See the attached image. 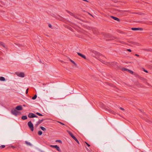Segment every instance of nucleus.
<instances>
[{"label":"nucleus","instance_id":"nucleus-1","mask_svg":"<svg viewBox=\"0 0 152 152\" xmlns=\"http://www.w3.org/2000/svg\"><path fill=\"white\" fill-rule=\"evenodd\" d=\"M11 113L12 114L15 116L17 115L20 113V112L18 111L15 109H12Z\"/></svg>","mask_w":152,"mask_h":152},{"label":"nucleus","instance_id":"nucleus-2","mask_svg":"<svg viewBox=\"0 0 152 152\" xmlns=\"http://www.w3.org/2000/svg\"><path fill=\"white\" fill-rule=\"evenodd\" d=\"M28 126L32 131L34 130V126L31 122L30 121L28 122Z\"/></svg>","mask_w":152,"mask_h":152},{"label":"nucleus","instance_id":"nucleus-3","mask_svg":"<svg viewBox=\"0 0 152 152\" xmlns=\"http://www.w3.org/2000/svg\"><path fill=\"white\" fill-rule=\"evenodd\" d=\"M15 74L19 77H23L25 76V74L23 72H15Z\"/></svg>","mask_w":152,"mask_h":152},{"label":"nucleus","instance_id":"nucleus-4","mask_svg":"<svg viewBox=\"0 0 152 152\" xmlns=\"http://www.w3.org/2000/svg\"><path fill=\"white\" fill-rule=\"evenodd\" d=\"M50 147L53 148H55L57 150V151L59 152H61V150L59 148L57 145H50Z\"/></svg>","mask_w":152,"mask_h":152},{"label":"nucleus","instance_id":"nucleus-5","mask_svg":"<svg viewBox=\"0 0 152 152\" xmlns=\"http://www.w3.org/2000/svg\"><path fill=\"white\" fill-rule=\"evenodd\" d=\"M28 117L29 118H38V117L36 115L32 113H29L28 115Z\"/></svg>","mask_w":152,"mask_h":152},{"label":"nucleus","instance_id":"nucleus-6","mask_svg":"<svg viewBox=\"0 0 152 152\" xmlns=\"http://www.w3.org/2000/svg\"><path fill=\"white\" fill-rule=\"evenodd\" d=\"M15 109L16 110H21L23 109V107L21 105H20L16 107Z\"/></svg>","mask_w":152,"mask_h":152},{"label":"nucleus","instance_id":"nucleus-7","mask_svg":"<svg viewBox=\"0 0 152 152\" xmlns=\"http://www.w3.org/2000/svg\"><path fill=\"white\" fill-rule=\"evenodd\" d=\"M77 53V54L80 56L82 58L86 59V56L83 55L82 54H81V53Z\"/></svg>","mask_w":152,"mask_h":152},{"label":"nucleus","instance_id":"nucleus-8","mask_svg":"<svg viewBox=\"0 0 152 152\" xmlns=\"http://www.w3.org/2000/svg\"><path fill=\"white\" fill-rule=\"evenodd\" d=\"M44 120V119H42L41 120L39 119V120L37 122V124H36L37 125H38L39 124H41L42 122H43Z\"/></svg>","mask_w":152,"mask_h":152},{"label":"nucleus","instance_id":"nucleus-9","mask_svg":"<svg viewBox=\"0 0 152 152\" xmlns=\"http://www.w3.org/2000/svg\"><path fill=\"white\" fill-rule=\"evenodd\" d=\"M67 132L69 133V135L72 137V138L74 136L73 135V134L69 131H67Z\"/></svg>","mask_w":152,"mask_h":152},{"label":"nucleus","instance_id":"nucleus-10","mask_svg":"<svg viewBox=\"0 0 152 152\" xmlns=\"http://www.w3.org/2000/svg\"><path fill=\"white\" fill-rule=\"evenodd\" d=\"M67 132L69 133V135L72 137V138L74 136L73 135V134L69 131H67Z\"/></svg>","mask_w":152,"mask_h":152},{"label":"nucleus","instance_id":"nucleus-11","mask_svg":"<svg viewBox=\"0 0 152 152\" xmlns=\"http://www.w3.org/2000/svg\"><path fill=\"white\" fill-rule=\"evenodd\" d=\"M112 18L113 19L115 20H117V21H119V19L118 18H117L116 17H113V16H112Z\"/></svg>","mask_w":152,"mask_h":152},{"label":"nucleus","instance_id":"nucleus-12","mask_svg":"<svg viewBox=\"0 0 152 152\" xmlns=\"http://www.w3.org/2000/svg\"><path fill=\"white\" fill-rule=\"evenodd\" d=\"M0 45L2 46L4 48H6V47L5 46L4 44L2 42H0Z\"/></svg>","mask_w":152,"mask_h":152},{"label":"nucleus","instance_id":"nucleus-13","mask_svg":"<svg viewBox=\"0 0 152 152\" xmlns=\"http://www.w3.org/2000/svg\"><path fill=\"white\" fill-rule=\"evenodd\" d=\"M5 80V78L3 77H0V80L4 81Z\"/></svg>","mask_w":152,"mask_h":152},{"label":"nucleus","instance_id":"nucleus-14","mask_svg":"<svg viewBox=\"0 0 152 152\" xmlns=\"http://www.w3.org/2000/svg\"><path fill=\"white\" fill-rule=\"evenodd\" d=\"M27 117L26 115H23L22 117V118H21L23 120H24L27 119Z\"/></svg>","mask_w":152,"mask_h":152},{"label":"nucleus","instance_id":"nucleus-15","mask_svg":"<svg viewBox=\"0 0 152 152\" xmlns=\"http://www.w3.org/2000/svg\"><path fill=\"white\" fill-rule=\"evenodd\" d=\"M40 128L42 131H45L46 130V129L43 126H40Z\"/></svg>","mask_w":152,"mask_h":152},{"label":"nucleus","instance_id":"nucleus-16","mask_svg":"<svg viewBox=\"0 0 152 152\" xmlns=\"http://www.w3.org/2000/svg\"><path fill=\"white\" fill-rule=\"evenodd\" d=\"M128 70V69H127L125 68H122V70L123 71H127Z\"/></svg>","mask_w":152,"mask_h":152},{"label":"nucleus","instance_id":"nucleus-17","mask_svg":"<svg viewBox=\"0 0 152 152\" xmlns=\"http://www.w3.org/2000/svg\"><path fill=\"white\" fill-rule=\"evenodd\" d=\"M25 143L26 144L28 145H31V143L30 142H29L27 141H25Z\"/></svg>","mask_w":152,"mask_h":152},{"label":"nucleus","instance_id":"nucleus-18","mask_svg":"<svg viewBox=\"0 0 152 152\" xmlns=\"http://www.w3.org/2000/svg\"><path fill=\"white\" fill-rule=\"evenodd\" d=\"M48 27L49 28H54V27L52 26V25L50 24H48Z\"/></svg>","mask_w":152,"mask_h":152},{"label":"nucleus","instance_id":"nucleus-19","mask_svg":"<svg viewBox=\"0 0 152 152\" xmlns=\"http://www.w3.org/2000/svg\"><path fill=\"white\" fill-rule=\"evenodd\" d=\"M56 142H59L60 143H62L61 141L60 140H56Z\"/></svg>","mask_w":152,"mask_h":152},{"label":"nucleus","instance_id":"nucleus-20","mask_svg":"<svg viewBox=\"0 0 152 152\" xmlns=\"http://www.w3.org/2000/svg\"><path fill=\"white\" fill-rule=\"evenodd\" d=\"M42 131H38V134L39 135H40L42 134Z\"/></svg>","mask_w":152,"mask_h":152},{"label":"nucleus","instance_id":"nucleus-21","mask_svg":"<svg viewBox=\"0 0 152 152\" xmlns=\"http://www.w3.org/2000/svg\"><path fill=\"white\" fill-rule=\"evenodd\" d=\"M36 114H37V115H39V116H42L43 115L41 113H38V112L36 113Z\"/></svg>","mask_w":152,"mask_h":152},{"label":"nucleus","instance_id":"nucleus-22","mask_svg":"<svg viewBox=\"0 0 152 152\" xmlns=\"http://www.w3.org/2000/svg\"><path fill=\"white\" fill-rule=\"evenodd\" d=\"M37 97V95H35L33 97H32V99H33L34 100L36 99Z\"/></svg>","mask_w":152,"mask_h":152},{"label":"nucleus","instance_id":"nucleus-23","mask_svg":"<svg viewBox=\"0 0 152 152\" xmlns=\"http://www.w3.org/2000/svg\"><path fill=\"white\" fill-rule=\"evenodd\" d=\"M127 72H129L131 74H132L133 73V72L132 71L130 70H129V69H128V70Z\"/></svg>","mask_w":152,"mask_h":152},{"label":"nucleus","instance_id":"nucleus-24","mask_svg":"<svg viewBox=\"0 0 152 152\" xmlns=\"http://www.w3.org/2000/svg\"><path fill=\"white\" fill-rule=\"evenodd\" d=\"M5 147V146L4 145H1V146H0V149L4 148Z\"/></svg>","mask_w":152,"mask_h":152},{"label":"nucleus","instance_id":"nucleus-25","mask_svg":"<svg viewBox=\"0 0 152 152\" xmlns=\"http://www.w3.org/2000/svg\"><path fill=\"white\" fill-rule=\"evenodd\" d=\"M134 31H137V30H140V31H142V30L143 29H132Z\"/></svg>","mask_w":152,"mask_h":152},{"label":"nucleus","instance_id":"nucleus-26","mask_svg":"<svg viewBox=\"0 0 152 152\" xmlns=\"http://www.w3.org/2000/svg\"><path fill=\"white\" fill-rule=\"evenodd\" d=\"M70 61L73 64H75V62L71 59H70Z\"/></svg>","mask_w":152,"mask_h":152},{"label":"nucleus","instance_id":"nucleus-27","mask_svg":"<svg viewBox=\"0 0 152 152\" xmlns=\"http://www.w3.org/2000/svg\"><path fill=\"white\" fill-rule=\"evenodd\" d=\"M85 143L86 144V145H87L88 146V147H89L90 146V145L88 143H87L86 142H85Z\"/></svg>","mask_w":152,"mask_h":152},{"label":"nucleus","instance_id":"nucleus-28","mask_svg":"<svg viewBox=\"0 0 152 152\" xmlns=\"http://www.w3.org/2000/svg\"><path fill=\"white\" fill-rule=\"evenodd\" d=\"M127 51H129V52H131L132 51L130 49H127Z\"/></svg>","mask_w":152,"mask_h":152},{"label":"nucleus","instance_id":"nucleus-29","mask_svg":"<svg viewBox=\"0 0 152 152\" xmlns=\"http://www.w3.org/2000/svg\"><path fill=\"white\" fill-rule=\"evenodd\" d=\"M58 122L59 123H60V124H61L62 125H65V124H63V123H61V122Z\"/></svg>","mask_w":152,"mask_h":152},{"label":"nucleus","instance_id":"nucleus-30","mask_svg":"<svg viewBox=\"0 0 152 152\" xmlns=\"http://www.w3.org/2000/svg\"><path fill=\"white\" fill-rule=\"evenodd\" d=\"M144 71L145 72H146V73H148V71H147V70H145V69H144Z\"/></svg>","mask_w":152,"mask_h":152},{"label":"nucleus","instance_id":"nucleus-31","mask_svg":"<svg viewBox=\"0 0 152 152\" xmlns=\"http://www.w3.org/2000/svg\"><path fill=\"white\" fill-rule=\"evenodd\" d=\"M74 140H75V139L76 138L75 136H74L72 138Z\"/></svg>","mask_w":152,"mask_h":152},{"label":"nucleus","instance_id":"nucleus-32","mask_svg":"<svg viewBox=\"0 0 152 152\" xmlns=\"http://www.w3.org/2000/svg\"><path fill=\"white\" fill-rule=\"evenodd\" d=\"M75 141L78 144H80L79 142V141L78 140H77V141Z\"/></svg>","mask_w":152,"mask_h":152},{"label":"nucleus","instance_id":"nucleus-33","mask_svg":"<svg viewBox=\"0 0 152 152\" xmlns=\"http://www.w3.org/2000/svg\"><path fill=\"white\" fill-rule=\"evenodd\" d=\"M120 109L122 110H124V108H122V107H120Z\"/></svg>","mask_w":152,"mask_h":152},{"label":"nucleus","instance_id":"nucleus-34","mask_svg":"<svg viewBox=\"0 0 152 152\" xmlns=\"http://www.w3.org/2000/svg\"><path fill=\"white\" fill-rule=\"evenodd\" d=\"M135 56H137L138 57L139 56V55L137 54H135Z\"/></svg>","mask_w":152,"mask_h":152},{"label":"nucleus","instance_id":"nucleus-35","mask_svg":"<svg viewBox=\"0 0 152 152\" xmlns=\"http://www.w3.org/2000/svg\"><path fill=\"white\" fill-rule=\"evenodd\" d=\"M28 89H27V90H26V92L27 93H28Z\"/></svg>","mask_w":152,"mask_h":152},{"label":"nucleus","instance_id":"nucleus-36","mask_svg":"<svg viewBox=\"0 0 152 152\" xmlns=\"http://www.w3.org/2000/svg\"><path fill=\"white\" fill-rule=\"evenodd\" d=\"M134 28V29H135V28Z\"/></svg>","mask_w":152,"mask_h":152},{"label":"nucleus","instance_id":"nucleus-37","mask_svg":"<svg viewBox=\"0 0 152 152\" xmlns=\"http://www.w3.org/2000/svg\"><path fill=\"white\" fill-rule=\"evenodd\" d=\"M77 139L76 138L74 140H75V141H77Z\"/></svg>","mask_w":152,"mask_h":152}]
</instances>
